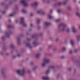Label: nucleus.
<instances>
[{
  "label": "nucleus",
  "mask_w": 80,
  "mask_h": 80,
  "mask_svg": "<svg viewBox=\"0 0 80 80\" xmlns=\"http://www.w3.org/2000/svg\"><path fill=\"white\" fill-rule=\"evenodd\" d=\"M16 72L18 74H19V75L22 76V77H24L25 75V71L24 69L21 70H17Z\"/></svg>",
  "instance_id": "nucleus-1"
},
{
  "label": "nucleus",
  "mask_w": 80,
  "mask_h": 80,
  "mask_svg": "<svg viewBox=\"0 0 80 80\" xmlns=\"http://www.w3.org/2000/svg\"><path fill=\"white\" fill-rule=\"evenodd\" d=\"M68 1V0H64L62 3H61L60 2H59L58 3H55V6L56 7H58V6H60L62 4H63L64 5H65V4L67 3V2Z\"/></svg>",
  "instance_id": "nucleus-2"
},
{
  "label": "nucleus",
  "mask_w": 80,
  "mask_h": 80,
  "mask_svg": "<svg viewBox=\"0 0 80 80\" xmlns=\"http://www.w3.org/2000/svg\"><path fill=\"white\" fill-rule=\"evenodd\" d=\"M67 26V25L64 24V23H61L58 25V27L59 28L60 27H62V28L61 30V31L62 32H65L66 30L65 27Z\"/></svg>",
  "instance_id": "nucleus-3"
},
{
  "label": "nucleus",
  "mask_w": 80,
  "mask_h": 80,
  "mask_svg": "<svg viewBox=\"0 0 80 80\" xmlns=\"http://www.w3.org/2000/svg\"><path fill=\"white\" fill-rule=\"evenodd\" d=\"M24 19H25V18L23 17L21 18L20 23L24 27H26L27 26V25L25 23V21H24Z\"/></svg>",
  "instance_id": "nucleus-4"
},
{
  "label": "nucleus",
  "mask_w": 80,
  "mask_h": 80,
  "mask_svg": "<svg viewBox=\"0 0 80 80\" xmlns=\"http://www.w3.org/2000/svg\"><path fill=\"white\" fill-rule=\"evenodd\" d=\"M55 68V66L53 65L50 66L48 68V69L46 71V74H48L49 73L50 70L51 69H54Z\"/></svg>",
  "instance_id": "nucleus-5"
},
{
  "label": "nucleus",
  "mask_w": 80,
  "mask_h": 80,
  "mask_svg": "<svg viewBox=\"0 0 80 80\" xmlns=\"http://www.w3.org/2000/svg\"><path fill=\"white\" fill-rule=\"evenodd\" d=\"M20 3L23 5L24 7H27L28 5L27 3L26 2V1L25 0H22L20 1Z\"/></svg>",
  "instance_id": "nucleus-6"
},
{
  "label": "nucleus",
  "mask_w": 80,
  "mask_h": 80,
  "mask_svg": "<svg viewBox=\"0 0 80 80\" xmlns=\"http://www.w3.org/2000/svg\"><path fill=\"white\" fill-rule=\"evenodd\" d=\"M43 62L46 63H48L50 62V59L47 58H45L43 59Z\"/></svg>",
  "instance_id": "nucleus-7"
},
{
  "label": "nucleus",
  "mask_w": 80,
  "mask_h": 80,
  "mask_svg": "<svg viewBox=\"0 0 80 80\" xmlns=\"http://www.w3.org/2000/svg\"><path fill=\"white\" fill-rule=\"evenodd\" d=\"M24 43L25 44L26 47H28L29 48H32V47H31V45L30 44V43H27L26 42L24 41Z\"/></svg>",
  "instance_id": "nucleus-8"
},
{
  "label": "nucleus",
  "mask_w": 80,
  "mask_h": 80,
  "mask_svg": "<svg viewBox=\"0 0 80 80\" xmlns=\"http://www.w3.org/2000/svg\"><path fill=\"white\" fill-rule=\"evenodd\" d=\"M37 13H41L42 15H44L45 14V12L43 11L42 10H41L39 11H38L37 12Z\"/></svg>",
  "instance_id": "nucleus-9"
},
{
  "label": "nucleus",
  "mask_w": 80,
  "mask_h": 80,
  "mask_svg": "<svg viewBox=\"0 0 80 80\" xmlns=\"http://www.w3.org/2000/svg\"><path fill=\"white\" fill-rule=\"evenodd\" d=\"M38 35L37 34H35L32 35V38H35V40L37 39Z\"/></svg>",
  "instance_id": "nucleus-10"
},
{
  "label": "nucleus",
  "mask_w": 80,
  "mask_h": 80,
  "mask_svg": "<svg viewBox=\"0 0 80 80\" xmlns=\"http://www.w3.org/2000/svg\"><path fill=\"white\" fill-rule=\"evenodd\" d=\"M0 72L2 75L3 76V75H5V69L4 68L1 69V70L0 71Z\"/></svg>",
  "instance_id": "nucleus-11"
},
{
  "label": "nucleus",
  "mask_w": 80,
  "mask_h": 80,
  "mask_svg": "<svg viewBox=\"0 0 80 80\" xmlns=\"http://www.w3.org/2000/svg\"><path fill=\"white\" fill-rule=\"evenodd\" d=\"M11 33V32L10 31H8L5 32L6 35H7V37L8 38H9L10 37V35Z\"/></svg>",
  "instance_id": "nucleus-12"
},
{
  "label": "nucleus",
  "mask_w": 80,
  "mask_h": 80,
  "mask_svg": "<svg viewBox=\"0 0 80 80\" xmlns=\"http://www.w3.org/2000/svg\"><path fill=\"white\" fill-rule=\"evenodd\" d=\"M72 30L73 33H75L77 32V30H76V29H75V28L74 26L72 27Z\"/></svg>",
  "instance_id": "nucleus-13"
},
{
  "label": "nucleus",
  "mask_w": 80,
  "mask_h": 80,
  "mask_svg": "<svg viewBox=\"0 0 80 80\" xmlns=\"http://www.w3.org/2000/svg\"><path fill=\"white\" fill-rule=\"evenodd\" d=\"M38 5V2H35L34 3L31 4L32 7H34V6H37Z\"/></svg>",
  "instance_id": "nucleus-14"
},
{
  "label": "nucleus",
  "mask_w": 80,
  "mask_h": 80,
  "mask_svg": "<svg viewBox=\"0 0 80 80\" xmlns=\"http://www.w3.org/2000/svg\"><path fill=\"white\" fill-rule=\"evenodd\" d=\"M42 78L43 79V80H49V79H50V78L48 77H43Z\"/></svg>",
  "instance_id": "nucleus-15"
},
{
  "label": "nucleus",
  "mask_w": 80,
  "mask_h": 80,
  "mask_svg": "<svg viewBox=\"0 0 80 80\" xmlns=\"http://www.w3.org/2000/svg\"><path fill=\"white\" fill-rule=\"evenodd\" d=\"M76 38L77 40V41L78 42H79V41H80V35L77 36H76Z\"/></svg>",
  "instance_id": "nucleus-16"
},
{
  "label": "nucleus",
  "mask_w": 80,
  "mask_h": 80,
  "mask_svg": "<svg viewBox=\"0 0 80 80\" xmlns=\"http://www.w3.org/2000/svg\"><path fill=\"white\" fill-rule=\"evenodd\" d=\"M48 17L50 19H52L54 18L53 16L51 15L50 14H48Z\"/></svg>",
  "instance_id": "nucleus-17"
},
{
  "label": "nucleus",
  "mask_w": 80,
  "mask_h": 80,
  "mask_svg": "<svg viewBox=\"0 0 80 80\" xmlns=\"http://www.w3.org/2000/svg\"><path fill=\"white\" fill-rule=\"evenodd\" d=\"M51 24V23L48 22H45V25L46 26H48V25H50Z\"/></svg>",
  "instance_id": "nucleus-18"
},
{
  "label": "nucleus",
  "mask_w": 80,
  "mask_h": 80,
  "mask_svg": "<svg viewBox=\"0 0 80 80\" xmlns=\"http://www.w3.org/2000/svg\"><path fill=\"white\" fill-rule=\"evenodd\" d=\"M33 44L34 45V47H36L37 45H38V43H37V42H33Z\"/></svg>",
  "instance_id": "nucleus-19"
},
{
  "label": "nucleus",
  "mask_w": 80,
  "mask_h": 80,
  "mask_svg": "<svg viewBox=\"0 0 80 80\" xmlns=\"http://www.w3.org/2000/svg\"><path fill=\"white\" fill-rule=\"evenodd\" d=\"M70 43L72 45V46H74V43L73 42V41L71 40L70 41Z\"/></svg>",
  "instance_id": "nucleus-20"
},
{
  "label": "nucleus",
  "mask_w": 80,
  "mask_h": 80,
  "mask_svg": "<svg viewBox=\"0 0 80 80\" xmlns=\"http://www.w3.org/2000/svg\"><path fill=\"white\" fill-rule=\"evenodd\" d=\"M42 2H43L44 3H45L46 2L47 3H50V1H46V0H42Z\"/></svg>",
  "instance_id": "nucleus-21"
},
{
  "label": "nucleus",
  "mask_w": 80,
  "mask_h": 80,
  "mask_svg": "<svg viewBox=\"0 0 80 80\" xmlns=\"http://www.w3.org/2000/svg\"><path fill=\"white\" fill-rule=\"evenodd\" d=\"M22 12L24 13H27V11H26L25 9H22Z\"/></svg>",
  "instance_id": "nucleus-22"
},
{
  "label": "nucleus",
  "mask_w": 80,
  "mask_h": 80,
  "mask_svg": "<svg viewBox=\"0 0 80 80\" xmlns=\"http://www.w3.org/2000/svg\"><path fill=\"white\" fill-rule=\"evenodd\" d=\"M37 22L38 24H39V23H40V19H37Z\"/></svg>",
  "instance_id": "nucleus-23"
},
{
  "label": "nucleus",
  "mask_w": 80,
  "mask_h": 80,
  "mask_svg": "<svg viewBox=\"0 0 80 80\" xmlns=\"http://www.w3.org/2000/svg\"><path fill=\"white\" fill-rule=\"evenodd\" d=\"M57 12L58 13H60L61 12H62V13H63V11H62V10L60 9L59 10H58Z\"/></svg>",
  "instance_id": "nucleus-24"
},
{
  "label": "nucleus",
  "mask_w": 80,
  "mask_h": 80,
  "mask_svg": "<svg viewBox=\"0 0 80 80\" xmlns=\"http://www.w3.org/2000/svg\"><path fill=\"white\" fill-rule=\"evenodd\" d=\"M14 15H15V13H12L10 14L9 15V17H13L14 16Z\"/></svg>",
  "instance_id": "nucleus-25"
},
{
  "label": "nucleus",
  "mask_w": 80,
  "mask_h": 80,
  "mask_svg": "<svg viewBox=\"0 0 80 80\" xmlns=\"http://www.w3.org/2000/svg\"><path fill=\"white\" fill-rule=\"evenodd\" d=\"M10 47L12 48H14V45H13V44H11L10 45Z\"/></svg>",
  "instance_id": "nucleus-26"
},
{
  "label": "nucleus",
  "mask_w": 80,
  "mask_h": 80,
  "mask_svg": "<svg viewBox=\"0 0 80 80\" xmlns=\"http://www.w3.org/2000/svg\"><path fill=\"white\" fill-rule=\"evenodd\" d=\"M76 15H77V16H78V17H79L80 18V12H77Z\"/></svg>",
  "instance_id": "nucleus-27"
},
{
  "label": "nucleus",
  "mask_w": 80,
  "mask_h": 80,
  "mask_svg": "<svg viewBox=\"0 0 80 80\" xmlns=\"http://www.w3.org/2000/svg\"><path fill=\"white\" fill-rule=\"evenodd\" d=\"M18 42H17L18 44L19 45V42H20V37L18 38Z\"/></svg>",
  "instance_id": "nucleus-28"
},
{
  "label": "nucleus",
  "mask_w": 80,
  "mask_h": 80,
  "mask_svg": "<svg viewBox=\"0 0 80 80\" xmlns=\"http://www.w3.org/2000/svg\"><path fill=\"white\" fill-rule=\"evenodd\" d=\"M40 57V54L38 53L36 55V57L37 58H38Z\"/></svg>",
  "instance_id": "nucleus-29"
},
{
  "label": "nucleus",
  "mask_w": 80,
  "mask_h": 80,
  "mask_svg": "<svg viewBox=\"0 0 80 80\" xmlns=\"http://www.w3.org/2000/svg\"><path fill=\"white\" fill-rule=\"evenodd\" d=\"M66 50V48L65 47L62 48V50L63 52H64V51H65Z\"/></svg>",
  "instance_id": "nucleus-30"
},
{
  "label": "nucleus",
  "mask_w": 80,
  "mask_h": 80,
  "mask_svg": "<svg viewBox=\"0 0 80 80\" xmlns=\"http://www.w3.org/2000/svg\"><path fill=\"white\" fill-rule=\"evenodd\" d=\"M45 63H46L45 62L42 63V65L43 67L45 66Z\"/></svg>",
  "instance_id": "nucleus-31"
},
{
  "label": "nucleus",
  "mask_w": 80,
  "mask_h": 80,
  "mask_svg": "<svg viewBox=\"0 0 80 80\" xmlns=\"http://www.w3.org/2000/svg\"><path fill=\"white\" fill-rule=\"evenodd\" d=\"M38 67V66H35L34 67V68H33V70L34 71H35V70H36V69H37V68Z\"/></svg>",
  "instance_id": "nucleus-32"
},
{
  "label": "nucleus",
  "mask_w": 80,
  "mask_h": 80,
  "mask_svg": "<svg viewBox=\"0 0 80 80\" xmlns=\"http://www.w3.org/2000/svg\"><path fill=\"white\" fill-rule=\"evenodd\" d=\"M60 19H56L55 21V22H59V21H60Z\"/></svg>",
  "instance_id": "nucleus-33"
},
{
  "label": "nucleus",
  "mask_w": 80,
  "mask_h": 80,
  "mask_svg": "<svg viewBox=\"0 0 80 80\" xmlns=\"http://www.w3.org/2000/svg\"><path fill=\"white\" fill-rule=\"evenodd\" d=\"M0 55H3V51H2L0 52Z\"/></svg>",
  "instance_id": "nucleus-34"
},
{
  "label": "nucleus",
  "mask_w": 80,
  "mask_h": 80,
  "mask_svg": "<svg viewBox=\"0 0 80 80\" xmlns=\"http://www.w3.org/2000/svg\"><path fill=\"white\" fill-rule=\"evenodd\" d=\"M68 9H69V10H71V7L70 6H68Z\"/></svg>",
  "instance_id": "nucleus-35"
},
{
  "label": "nucleus",
  "mask_w": 80,
  "mask_h": 80,
  "mask_svg": "<svg viewBox=\"0 0 80 80\" xmlns=\"http://www.w3.org/2000/svg\"><path fill=\"white\" fill-rule=\"evenodd\" d=\"M17 0H12V1H11L10 2V4H11V3H12V2H15V1H16Z\"/></svg>",
  "instance_id": "nucleus-36"
},
{
  "label": "nucleus",
  "mask_w": 80,
  "mask_h": 80,
  "mask_svg": "<svg viewBox=\"0 0 80 80\" xmlns=\"http://www.w3.org/2000/svg\"><path fill=\"white\" fill-rule=\"evenodd\" d=\"M74 52L75 53H76V52H78V50L77 49H75Z\"/></svg>",
  "instance_id": "nucleus-37"
},
{
  "label": "nucleus",
  "mask_w": 80,
  "mask_h": 80,
  "mask_svg": "<svg viewBox=\"0 0 80 80\" xmlns=\"http://www.w3.org/2000/svg\"><path fill=\"white\" fill-rule=\"evenodd\" d=\"M67 32L68 33V32H70V29L69 28H68L67 30Z\"/></svg>",
  "instance_id": "nucleus-38"
},
{
  "label": "nucleus",
  "mask_w": 80,
  "mask_h": 80,
  "mask_svg": "<svg viewBox=\"0 0 80 80\" xmlns=\"http://www.w3.org/2000/svg\"><path fill=\"white\" fill-rule=\"evenodd\" d=\"M7 27L8 28H12V26H11V25H8L7 26Z\"/></svg>",
  "instance_id": "nucleus-39"
},
{
  "label": "nucleus",
  "mask_w": 80,
  "mask_h": 80,
  "mask_svg": "<svg viewBox=\"0 0 80 80\" xmlns=\"http://www.w3.org/2000/svg\"><path fill=\"white\" fill-rule=\"evenodd\" d=\"M68 71H71V68H69L68 69Z\"/></svg>",
  "instance_id": "nucleus-40"
},
{
  "label": "nucleus",
  "mask_w": 80,
  "mask_h": 80,
  "mask_svg": "<svg viewBox=\"0 0 80 80\" xmlns=\"http://www.w3.org/2000/svg\"><path fill=\"white\" fill-rule=\"evenodd\" d=\"M32 27H33V24H32V23H31L30 25V27H31V28H32Z\"/></svg>",
  "instance_id": "nucleus-41"
},
{
  "label": "nucleus",
  "mask_w": 80,
  "mask_h": 80,
  "mask_svg": "<svg viewBox=\"0 0 80 80\" xmlns=\"http://www.w3.org/2000/svg\"><path fill=\"white\" fill-rule=\"evenodd\" d=\"M30 65H33V62H31L30 63Z\"/></svg>",
  "instance_id": "nucleus-42"
},
{
  "label": "nucleus",
  "mask_w": 80,
  "mask_h": 80,
  "mask_svg": "<svg viewBox=\"0 0 80 80\" xmlns=\"http://www.w3.org/2000/svg\"><path fill=\"white\" fill-rule=\"evenodd\" d=\"M2 40H4V39H5V37L4 36H3L2 37Z\"/></svg>",
  "instance_id": "nucleus-43"
},
{
  "label": "nucleus",
  "mask_w": 80,
  "mask_h": 80,
  "mask_svg": "<svg viewBox=\"0 0 80 80\" xmlns=\"http://www.w3.org/2000/svg\"><path fill=\"white\" fill-rule=\"evenodd\" d=\"M33 15V14L32 13H30V16L31 17H32Z\"/></svg>",
  "instance_id": "nucleus-44"
},
{
  "label": "nucleus",
  "mask_w": 80,
  "mask_h": 80,
  "mask_svg": "<svg viewBox=\"0 0 80 80\" xmlns=\"http://www.w3.org/2000/svg\"><path fill=\"white\" fill-rule=\"evenodd\" d=\"M52 12H53V10H52V9H51L50 10V13H52Z\"/></svg>",
  "instance_id": "nucleus-45"
},
{
  "label": "nucleus",
  "mask_w": 80,
  "mask_h": 80,
  "mask_svg": "<svg viewBox=\"0 0 80 80\" xmlns=\"http://www.w3.org/2000/svg\"><path fill=\"white\" fill-rule=\"evenodd\" d=\"M16 57H17V56H13V58H16Z\"/></svg>",
  "instance_id": "nucleus-46"
},
{
  "label": "nucleus",
  "mask_w": 80,
  "mask_h": 80,
  "mask_svg": "<svg viewBox=\"0 0 80 80\" xmlns=\"http://www.w3.org/2000/svg\"><path fill=\"white\" fill-rule=\"evenodd\" d=\"M17 56H18V57H20V55L19 54H18Z\"/></svg>",
  "instance_id": "nucleus-47"
},
{
  "label": "nucleus",
  "mask_w": 80,
  "mask_h": 80,
  "mask_svg": "<svg viewBox=\"0 0 80 80\" xmlns=\"http://www.w3.org/2000/svg\"><path fill=\"white\" fill-rule=\"evenodd\" d=\"M72 53V51L71 50H70L69 51V53Z\"/></svg>",
  "instance_id": "nucleus-48"
},
{
  "label": "nucleus",
  "mask_w": 80,
  "mask_h": 80,
  "mask_svg": "<svg viewBox=\"0 0 80 80\" xmlns=\"http://www.w3.org/2000/svg\"><path fill=\"white\" fill-rule=\"evenodd\" d=\"M51 47H52V46H50V45L48 47L49 48H51Z\"/></svg>",
  "instance_id": "nucleus-49"
},
{
  "label": "nucleus",
  "mask_w": 80,
  "mask_h": 80,
  "mask_svg": "<svg viewBox=\"0 0 80 80\" xmlns=\"http://www.w3.org/2000/svg\"><path fill=\"white\" fill-rule=\"evenodd\" d=\"M58 40H59L57 38V39H56V42H58Z\"/></svg>",
  "instance_id": "nucleus-50"
},
{
  "label": "nucleus",
  "mask_w": 80,
  "mask_h": 80,
  "mask_svg": "<svg viewBox=\"0 0 80 80\" xmlns=\"http://www.w3.org/2000/svg\"><path fill=\"white\" fill-rule=\"evenodd\" d=\"M61 57L62 58H64V56H61Z\"/></svg>",
  "instance_id": "nucleus-51"
},
{
  "label": "nucleus",
  "mask_w": 80,
  "mask_h": 80,
  "mask_svg": "<svg viewBox=\"0 0 80 80\" xmlns=\"http://www.w3.org/2000/svg\"><path fill=\"white\" fill-rule=\"evenodd\" d=\"M29 32L32 31V29H30L29 30Z\"/></svg>",
  "instance_id": "nucleus-52"
},
{
  "label": "nucleus",
  "mask_w": 80,
  "mask_h": 80,
  "mask_svg": "<svg viewBox=\"0 0 80 80\" xmlns=\"http://www.w3.org/2000/svg\"><path fill=\"white\" fill-rule=\"evenodd\" d=\"M3 4H4V3H3V2H2L1 3V5H3Z\"/></svg>",
  "instance_id": "nucleus-53"
},
{
  "label": "nucleus",
  "mask_w": 80,
  "mask_h": 80,
  "mask_svg": "<svg viewBox=\"0 0 80 80\" xmlns=\"http://www.w3.org/2000/svg\"><path fill=\"white\" fill-rule=\"evenodd\" d=\"M2 13H3V14H4V13H5V11H3L2 12Z\"/></svg>",
  "instance_id": "nucleus-54"
},
{
  "label": "nucleus",
  "mask_w": 80,
  "mask_h": 80,
  "mask_svg": "<svg viewBox=\"0 0 80 80\" xmlns=\"http://www.w3.org/2000/svg\"><path fill=\"white\" fill-rule=\"evenodd\" d=\"M78 28L79 29H80V25H78Z\"/></svg>",
  "instance_id": "nucleus-55"
},
{
  "label": "nucleus",
  "mask_w": 80,
  "mask_h": 80,
  "mask_svg": "<svg viewBox=\"0 0 80 80\" xmlns=\"http://www.w3.org/2000/svg\"><path fill=\"white\" fill-rule=\"evenodd\" d=\"M73 2H76V0H73Z\"/></svg>",
  "instance_id": "nucleus-56"
},
{
  "label": "nucleus",
  "mask_w": 80,
  "mask_h": 80,
  "mask_svg": "<svg viewBox=\"0 0 80 80\" xmlns=\"http://www.w3.org/2000/svg\"><path fill=\"white\" fill-rule=\"evenodd\" d=\"M27 40H31V39H30V38H28Z\"/></svg>",
  "instance_id": "nucleus-57"
},
{
  "label": "nucleus",
  "mask_w": 80,
  "mask_h": 80,
  "mask_svg": "<svg viewBox=\"0 0 80 80\" xmlns=\"http://www.w3.org/2000/svg\"><path fill=\"white\" fill-rule=\"evenodd\" d=\"M59 77V75H57V78H58Z\"/></svg>",
  "instance_id": "nucleus-58"
},
{
  "label": "nucleus",
  "mask_w": 80,
  "mask_h": 80,
  "mask_svg": "<svg viewBox=\"0 0 80 80\" xmlns=\"http://www.w3.org/2000/svg\"><path fill=\"white\" fill-rule=\"evenodd\" d=\"M23 37V35H21L20 36V37Z\"/></svg>",
  "instance_id": "nucleus-59"
},
{
  "label": "nucleus",
  "mask_w": 80,
  "mask_h": 80,
  "mask_svg": "<svg viewBox=\"0 0 80 80\" xmlns=\"http://www.w3.org/2000/svg\"><path fill=\"white\" fill-rule=\"evenodd\" d=\"M8 22H11V20H8Z\"/></svg>",
  "instance_id": "nucleus-60"
},
{
  "label": "nucleus",
  "mask_w": 80,
  "mask_h": 80,
  "mask_svg": "<svg viewBox=\"0 0 80 80\" xmlns=\"http://www.w3.org/2000/svg\"><path fill=\"white\" fill-rule=\"evenodd\" d=\"M6 55H8V53H7L6 54Z\"/></svg>",
  "instance_id": "nucleus-61"
},
{
  "label": "nucleus",
  "mask_w": 80,
  "mask_h": 80,
  "mask_svg": "<svg viewBox=\"0 0 80 80\" xmlns=\"http://www.w3.org/2000/svg\"><path fill=\"white\" fill-rule=\"evenodd\" d=\"M28 73H29V72H30V70H28Z\"/></svg>",
  "instance_id": "nucleus-62"
},
{
  "label": "nucleus",
  "mask_w": 80,
  "mask_h": 80,
  "mask_svg": "<svg viewBox=\"0 0 80 80\" xmlns=\"http://www.w3.org/2000/svg\"><path fill=\"white\" fill-rule=\"evenodd\" d=\"M76 72V71L75 70H74V72Z\"/></svg>",
  "instance_id": "nucleus-63"
},
{
  "label": "nucleus",
  "mask_w": 80,
  "mask_h": 80,
  "mask_svg": "<svg viewBox=\"0 0 80 80\" xmlns=\"http://www.w3.org/2000/svg\"><path fill=\"white\" fill-rule=\"evenodd\" d=\"M58 30H59V32H60V29H59Z\"/></svg>",
  "instance_id": "nucleus-64"
}]
</instances>
